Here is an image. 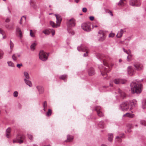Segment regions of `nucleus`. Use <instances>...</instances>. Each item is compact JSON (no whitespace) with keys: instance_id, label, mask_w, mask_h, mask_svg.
<instances>
[{"instance_id":"52","label":"nucleus","mask_w":146,"mask_h":146,"mask_svg":"<svg viewBox=\"0 0 146 146\" xmlns=\"http://www.w3.org/2000/svg\"><path fill=\"white\" fill-rule=\"evenodd\" d=\"M10 21V19L8 17L7 18L5 21L6 22H7V23H8Z\"/></svg>"},{"instance_id":"56","label":"nucleus","mask_w":146,"mask_h":146,"mask_svg":"<svg viewBox=\"0 0 146 146\" xmlns=\"http://www.w3.org/2000/svg\"><path fill=\"white\" fill-rule=\"evenodd\" d=\"M94 17L93 16H90L89 17L91 21H93L94 19Z\"/></svg>"},{"instance_id":"3","label":"nucleus","mask_w":146,"mask_h":146,"mask_svg":"<svg viewBox=\"0 0 146 146\" xmlns=\"http://www.w3.org/2000/svg\"><path fill=\"white\" fill-rule=\"evenodd\" d=\"M129 108V103L128 102H126L122 103L120 105L119 109L123 111H126Z\"/></svg>"},{"instance_id":"25","label":"nucleus","mask_w":146,"mask_h":146,"mask_svg":"<svg viewBox=\"0 0 146 146\" xmlns=\"http://www.w3.org/2000/svg\"><path fill=\"white\" fill-rule=\"evenodd\" d=\"M73 139V137L72 136L70 135H68L67 136V140H66V142H70L72 141Z\"/></svg>"},{"instance_id":"41","label":"nucleus","mask_w":146,"mask_h":146,"mask_svg":"<svg viewBox=\"0 0 146 146\" xmlns=\"http://www.w3.org/2000/svg\"><path fill=\"white\" fill-rule=\"evenodd\" d=\"M68 33L71 35H74V33L72 30L68 29Z\"/></svg>"},{"instance_id":"57","label":"nucleus","mask_w":146,"mask_h":146,"mask_svg":"<svg viewBox=\"0 0 146 146\" xmlns=\"http://www.w3.org/2000/svg\"><path fill=\"white\" fill-rule=\"evenodd\" d=\"M19 36L21 38L23 36L22 32L21 31V32H19Z\"/></svg>"},{"instance_id":"38","label":"nucleus","mask_w":146,"mask_h":146,"mask_svg":"<svg viewBox=\"0 0 146 146\" xmlns=\"http://www.w3.org/2000/svg\"><path fill=\"white\" fill-rule=\"evenodd\" d=\"M127 114H128L127 117H133L134 116V114L130 113H127Z\"/></svg>"},{"instance_id":"23","label":"nucleus","mask_w":146,"mask_h":146,"mask_svg":"<svg viewBox=\"0 0 146 146\" xmlns=\"http://www.w3.org/2000/svg\"><path fill=\"white\" fill-rule=\"evenodd\" d=\"M136 101L135 100H133L130 102V103L131 104V107L130 109L131 110L132 108H133V107L135 106L136 104Z\"/></svg>"},{"instance_id":"28","label":"nucleus","mask_w":146,"mask_h":146,"mask_svg":"<svg viewBox=\"0 0 146 146\" xmlns=\"http://www.w3.org/2000/svg\"><path fill=\"white\" fill-rule=\"evenodd\" d=\"M67 75H61L60 77V79L63 80L65 82L66 81V79L67 78Z\"/></svg>"},{"instance_id":"43","label":"nucleus","mask_w":146,"mask_h":146,"mask_svg":"<svg viewBox=\"0 0 146 146\" xmlns=\"http://www.w3.org/2000/svg\"><path fill=\"white\" fill-rule=\"evenodd\" d=\"M3 55V51L1 50H0V59L2 58Z\"/></svg>"},{"instance_id":"10","label":"nucleus","mask_w":146,"mask_h":146,"mask_svg":"<svg viewBox=\"0 0 146 146\" xmlns=\"http://www.w3.org/2000/svg\"><path fill=\"white\" fill-rule=\"evenodd\" d=\"M67 23V25L69 27L74 26L75 24V20L74 19L72 18L70 20H68Z\"/></svg>"},{"instance_id":"55","label":"nucleus","mask_w":146,"mask_h":146,"mask_svg":"<svg viewBox=\"0 0 146 146\" xmlns=\"http://www.w3.org/2000/svg\"><path fill=\"white\" fill-rule=\"evenodd\" d=\"M30 35L32 37H34L35 36L32 33L30 32Z\"/></svg>"},{"instance_id":"46","label":"nucleus","mask_w":146,"mask_h":146,"mask_svg":"<svg viewBox=\"0 0 146 146\" xmlns=\"http://www.w3.org/2000/svg\"><path fill=\"white\" fill-rule=\"evenodd\" d=\"M10 45L11 48H12L13 47L14 44L11 41V40L10 41Z\"/></svg>"},{"instance_id":"48","label":"nucleus","mask_w":146,"mask_h":146,"mask_svg":"<svg viewBox=\"0 0 146 146\" xmlns=\"http://www.w3.org/2000/svg\"><path fill=\"white\" fill-rule=\"evenodd\" d=\"M50 31L52 32V36H54L55 34V31L53 30L50 29Z\"/></svg>"},{"instance_id":"12","label":"nucleus","mask_w":146,"mask_h":146,"mask_svg":"<svg viewBox=\"0 0 146 146\" xmlns=\"http://www.w3.org/2000/svg\"><path fill=\"white\" fill-rule=\"evenodd\" d=\"M101 108L99 106H96L95 108V110L96 111L98 115L100 117H102L103 116V114L101 111Z\"/></svg>"},{"instance_id":"49","label":"nucleus","mask_w":146,"mask_h":146,"mask_svg":"<svg viewBox=\"0 0 146 146\" xmlns=\"http://www.w3.org/2000/svg\"><path fill=\"white\" fill-rule=\"evenodd\" d=\"M4 32L1 28H0V33L2 34L3 36L4 35Z\"/></svg>"},{"instance_id":"20","label":"nucleus","mask_w":146,"mask_h":146,"mask_svg":"<svg viewBox=\"0 0 146 146\" xmlns=\"http://www.w3.org/2000/svg\"><path fill=\"white\" fill-rule=\"evenodd\" d=\"M142 107L143 109L146 108V99L144 98L142 101Z\"/></svg>"},{"instance_id":"63","label":"nucleus","mask_w":146,"mask_h":146,"mask_svg":"<svg viewBox=\"0 0 146 146\" xmlns=\"http://www.w3.org/2000/svg\"><path fill=\"white\" fill-rule=\"evenodd\" d=\"M22 18H21V19H20V23L21 24L22 23Z\"/></svg>"},{"instance_id":"15","label":"nucleus","mask_w":146,"mask_h":146,"mask_svg":"<svg viewBox=\"0 0 146 146\" xmlns=\"http://www.w3.org/2000/svg\"><path fill=\"white\" fill-rule=\"evenodd\" d=\"M88 74L89 76H92L95 74V72L94 68H90L88 71Z\"/></svg>"},{"instance_id":"44","label":"nucleus","mask_w":146,"mask_h":146,"mask_svg":"<svg viewBox=\"0 0 146 146\" xmlns=\"http://www.w3.org/2000/svg\"><path fill=\"white\" fill-rule=\"evenodd\" d=\"M125 0H120L118 3V5H122L123 3V1Z\"/></svg>"},{"instance_id":"34","label":"nucleus","mask_w":146,"mask_h":146,"mask_svg":"<svg viewBox=\"0 0 146 146\" xmlns=\"http://www.w3.org/2000/svg\"><path fill=\"white\" fill-rule=\"evenodd\" d=\"M7 64L9 66L12 67H14L15 65L11 61H8L7 62Z\"/></svg>"},{"instance_id":"60","label":"nucleus","mask_w":146,"mask_h":146,"mask_svg":"<svg viewBox=\"0 0 146 146\" xmlns=\"http://www.w3.org/2000/svg\"><path fill=\"white\" fill-rule=\"evenodd\" d=\"M79 1V0H74V1L75 2L78 3Z\"/></svg>"},{"instance_id":"30","label":"nucleus","mask_w":146,"mask_h":146,"mask_svg":"<svg viewBox=\"0 0 146 146\" xmlns=\"http://www.w3.org/2000/svg\"><path fill=\"white\" fill-rule=\"evenodd\" d=\"M108 140L110 141H111L113 139V135L112 134H109L108 135Z\"/></svg>"},{"instance_id":"17","label":"nucleus","mask_w":146,"mask_h":146,"mask_svg":"<svg viewBox=\"0 0 146 146\" xmlns=\"http://www.w3.org/2000/svg\"><path fill=\"white\" fill-rule=\"evenodd\" d=\"M124 32V31L122 29H121L120 30L118 31L116 36L117 38H120L122 36Z\"/></svg>"},{"instance_id":"54","label":"nucleus","mask_w":146,"mask_h":146,"mask_svg":"<svg viewBox=\"0 0 146 146\" xmlns=\"http://www.w3.org/2000/svg\"><path fill=\"white\" fill-rule=\"evenodd\" d=\"M18 33L21 32V30L20 28L18 27L16 29Z\"/></svg>"},{"instance_id":"61","label":"nucleus","mask_w":146,"mask_h":146,"mask_svg":"<svg viewBox=\"0 0 146 146\" xmlns=\"http://www.w3.org/2000/svg\"><path fill=\"white\" fill-rule=\"evenodd\" d=\"M127 115L128 114H127V113H125V114H124L123 115V117H125V116H127Z\"/></svg>"},{"instance_id":"42","label":"nucleus","mask_w":146,"mask_h":146,"mask_svg":"<svg viewBox=\"0 0 146 146\" xmlns=\"http://www.w3.org/2000/svg\"><path fill=\"white\" fill-rule=\"evenodd\" d=\"M123 135L122 136H118L116 137V139H118V141H121V138L123 137Z\"/></svg>"},{"instance_id":"21","label":"nucleus","mask_w":146,"mask_h":146,"mask_svg":"<svg viewBox=\"0 0 146 146\" xmlns=\"http://www.w3.org/2000/svg\"><path fill=\"white\" fill-rule=\"evenodd\" d=\"M30 3L31 5L33 8L35 9H37V6L33 0H30Z\"/></svg>"},{"instance_id":"8","label":"nucleus","mask_w":146,"mask_h":146,"mask_svg":"<svg viewBox=\"0 0 146 146\" xmlns=\"http://www.w3.org/2000/svg\"><path fill=\"white\" fill-rule=\"evenodd\" d=\"M129 4L132 6H139L140 5L139 0H130Z\"/></svg>"},{"instance_id":"36","label":"nucleus","mask_w":146,"mask_h":146,"mask_svg":"<svg viewBox=\"0 0 146 146\" xmlns=\"http://www.w3.org/2000/svg\"><path fill=\"white\" fill-rule=\"evenodd\" d=\"M12 58L13 61H15L17 60V57L16 54H13L12 56Z\"/></svg>"},{"instance_id":"32","label":"nucleus","mask_w":146,"mask_h":146,"mask_svg":"<svg viewBox=\"0 0 146 146\" xmlns=\"http://www.w3.org/2000/svg\"><path fill=\"white\" fill-rule=\"evenodd\" d=\"M42 33H44L45 35H48L50 34V31L49 30H46L42 31Z\"/></svg>"},{"instance_id":"64","label":"nucleus","mask_w":146,"mask_h":146,"mask_svg":"<svg viewBox=\"0 0 146 146\" xmlns=\"http://www.w3.org/2000/svg\"><path fill=\"white\" fill-rule=\"evenodd\" d=\"M128 56H129V57L130 58H131L132 56V55L131 54H128Z\"/></svg>"},{"instance_id":"14","label":"nucleus","mask_w":146,"mask_h":146,"mask_svg":"<svg viewBox=\"0 0 146 146\" xmlns=\"http://www.w3.org/2000/svg\"><path fill=\"white\" fill-rule=\"evenodd\" d=\"M128 73L130 75H133L134 72V70L131 66H129L127 68Z\"/></svg>"},{"instance_id":"31","label":"nucleus","mask_w":146,"mask_h":146,"mask_svg":"<svg viewBox=\"0 0 146 146\" xmlns=\"http://www.w3.org/2000/svg\"><path fill=\"white\" fill-rule=\"evenodd\" d=\"M47 102L46 101H45L43 103V107L44 108H43V110L44 111H46V108L47 107Z\"/></svg>"},{"instance_id":"27","label":"nucleus","mask_w":146,"mask_h":146,"mask_svg":"<svg viewBox=\"0 0 146 146\" xmlns=\"http://www.w3.org/2000/svg\"><path fill=\"white\" fill-rule=\"evenodd\" d=\"M105 35L100 36V37L99 38L98 40L100 41H103L105 38Z\"/></svg>"},{"instance_id":"29","label":"nucleus","mask_w":146,"mask_h":146,"mask_svg":"<svg viewBox=\"0 0 146 146\" xmlns=\"http://www.w3.org/2000/svg\"><path fill=\"white\" fill-rule=\"evenodd\" d=\"M52 111L51 109H49L48 111L46 113V116L49 117L52 114Z\"/></svg>"},{"instance_id":"19","label":"nucleus","mask_w":146,"mask_h":146,"mask_svg":"<svg viewBox=\"0 0 146 146\" xmlns=\"http://www.w3.org/2000/svg\"><path fill=\"white\" fill-rule=\"evenodd\" d=\"M11 132V129L10 128H8L6 130V137L9 138L10 137V133Z\"/></svg>"},{"instance_id":"45","label":"nucleus","mask_w":146,"mask_h":146,"mask_svg":"<svg viewBox=\"0 0 146 146\" xmlns=\"http://www.w3.org/2000/svg\"><path fill=\"white\" fill-rule=\"evenodd\" d=\"M28 137L29 139L31 140H33V136L30 134H28Z\"/></svg>"},{"instance_id":"16","label":"nucleus","mask_w":146,"mask_h":146,"mask_svg":"<svg viewBox=\"0 0 146 146\" xmlns=\"http://www.w3.org/2000/svg\"><path fill=\"white\" fill-rule=\"evenodd\" d=\"M118 93L120 95L121 97L123 99H124L126 97V95L125 93L119 89H118Z\"/></svg>"},{"instance_id":"13","label":"nucleus","mask_w":146,"mask_h":146,"mask_svg":"<svg viewBox=\"0 0 146 146\" xmlns=\"http://www.w3.org/2000/svg\"><path fill=\"white\" fill-rule=\"evenodd\" d=\"M56 19V27H58L60 26L62 19L61 17L59 15L55 14V15Z\"/></svg>"},{"instance_id":"7","label":"nucleus","mask_w":146,"mask_h":146,"mask_svg":"<svg viewBox=\"0 0 146 146\" xmlns=\"http://www.w3.org/2000/svg\"><path fill=\"white\" fill-rule=\"evenodd\" d=\"M82 27L84 30L89 32L91 30L90 26L89 24L84 23L82 25Z\"/></svg>"},{"instance_id":"40","label":"nucleus","mask_w":146,"mask_h":146,"mask_svg":"<svg viewBox=\"0 0 146 146\" xmlns=\"http://www.w3.org/2000/svg\"><path fill=\"white\" fill-rule=\"evenodd\" d=\"M115 33H113L112 32H111L109 34V37L113 38L115 36Z\"/></svg>"},{"instance_id":"59","label":"nucleus","mask_w":146,"mask_h":146,"mask_svg":"<svg viewBox=\"0 0 146 146\" xmlns=\"http://www.w3.org/2000/svg\"><path fill=\"white\" fill-rule=\"evenodd\" d=\"M129 58H130L129 57V56H128L127 57V60L129 62L130 61V59Z\"/></svg>"},{"instance_id":"33","label":"nucleus","mask_w":146,"mask_h":146,"mask_svg":"<svg viewBox=\"0 0 146 146\" xmlns=\"http://www.w3.org/2000/svg\"><path fill=\"white\" fill-rule=\"evenodd\" d=\"M24 74L25 77V79H29V76L28 73L26 72H24Z\"/></svg>"},{"instance_id":"39","label":"nucleus","mask_w":146,"mask_h":146,"mask_svg":"<svg viewBox=\"0 0 146 146\" xmlns=\"http://www.w3.org/2000/svg\"><path fill=\"white\" fill-rule=\"evenodd\" d=\"M13 94L14 97H17L18 96V93L17 91H15L14 92Z\"/></svg>"},{"instance_id":"51","label":"nucleus","mask_w":146,"mask_h":146,"mask_svg":"<svg viewBox=\"0 0 146 146\" xmlns=\"http://www.w3.org/2000/svg\"><path fill=\"white\" fill-rule=\"evenodd\" d=\"M82 11L84 13H86L87 11V8L86 7H84L82 9Z\"/></svg>"},{"instance_id":"11","label":"nucleus","mask_w":146,"mask_h":146,"mask_svg":"<svg viewBox=\"0 0 146 146\" xmlns=\"http://www.w3.org/2000/svg\"><path fill=\"white\" fill-rule=\"evenodd\" d=\"M134 66L137 70H141L143 68L142 65L139 62L135 63Z\"/></svg>"},{"instance_id":"24","label":"nucleus","mask_w":146,"mask_h":146,"mask_svg":"<svg viewBox=\"0 0 146 146\" xmlns=\"http://www.w3.org/2000/svg\"><path fill=\"white\" fill-rule=\"evenodd\" d=\"M37 44L36 42L33 43L31 45L30 48L31 50L33 51L35 49V47L37 45Z\"/></svg>"},{"instance_id":"53","label":"nucleus","mask_w":146,"mask_h":146,"mask_svg":"<svg viewBox=\"0 0 146 146\" xmlns=\"http://www.w3.org/2000/svg\"><path fill=\"white\" fill-rule=\"evenodd\" d=\"M123 51L125 52L127 54H129V53L128 52L127 50H125L124 48H123Z\"/></svg>"},{"instance_id":"35","label":"nucleus","mask_w":146,"mask_h":146,"mask_svg":"<svg viewBox=\"0 0 146 146\" xmlns=\"http://www.w3.org/2000/svg\"><path fill=\"white\" fill-rule=\"evenodd\" d=\"M140 123L144 126H146V121L144 120H141L140 121Z\"/></svg>"},{"instance_id":"9","label":"nucleus","mask_w":146,"mask_h":146,"mask_svg":"<svg viewBox=\"0 0 146 146\" xmlns=\"http://www.w3.org/2000/svg\"><path fill=\"white\" fill-rule=\"evenodd\" d=\"M114 82L116 84H124L126 83V81L125 80L121 79H116L114 80Z\"/></svg>"},{"instance_id":"62","label":"nucleus","mask_w":146,"mask_h":146,"mask_svg":"<svg viewBox=\"0 0 146 146\" xmlns=\"http://www.w3.org/2000/svg\"><path fill=\"white\" fill-rule=\"evenodd\" d=\"M108 87V86H103L102 88H106Z\"/></svg>"},{"instance_id":"4","label":"nucleus","mask_w":146,"mask_h":146,"mask_svg":"<svg viewBox=\"0 0 146 146\" xmlns=\"http://www.w3.org/2000/svg\"><path fill=\"white\" fill-rule=\"evenodd\" d=\"M25 137L23 135H18L15 139H13V143H18L19 144H21L23 143V140L25 139Z\"/></svg>"},{"instance_id":"1","label":"nucleus","mask_w":146,"mask_h":146,"mask_svg":"<svg viewBox=\"0 0 146 146\" xmlns=\"http://www.w3.org/2000/svg\"><path fill=\"white\" fill-rule=\"evenodd\" d=\"M131 91L133 94H139L141 92L142 84L141 81L137 80L133 81L131 83Z\"/></svg>"},{"instance_id":"5","label":"nucleus","mask_w":146,"mask_h":146,"mask_svg":"<svg viewBox=\"0 0 146 146\" xmlns=\"http://www.w3.org/2000/svg\"><path fill=\"white\" fill-rule=\"evenodd\" d=\"M48 55H46L45 53L42 50L40 51L39 56V58L42 61H46L48 58Z\"/></svg>"},{"instance_id":"58","label":"nucleus","mask_w":146,"mask_h":146,"mask_svg":"<svg viewBox=\"0 0 146 146\" xmlns=\"http://www.w3.org/2000/svg\"><path fill=\"white\" fill-rule=\"evenodd\" d=\"M108 11H109L108 12V13H109L110 15H111V16H113V14L112 13V12L109 10H108Z\"/></svg>"},{"instance_id":"50","label":"nucleus","mask_w":146,"mask_h":146,"mask_svg":"<svg viewBox=\"0 0 146 146\" xmlns=\"http://www.w3.org/2000/svg\"><path fill=\"white\" fill-rule=\"evenodd\" d=\"M23 66L22 64H18L17 65V67L18 68H20L21 66Z\"/></svg>"},{"instance_id":"22","label":"nucleus","mask_w":146,"mask_h":146,"mask_svg":"<svg viewBox=\"0 0 146 146\" xmlns=\"http://www.w3.org/2000/svg\"><path fill=\"white\" fill-rule=\"evenodd\" d=\"M24 81L25 83L29 86H32V84L31 81L26 79H24Z\"/></svg>"},{"instance_id":"2","label":"nucleus","mask_w":146,"mask_h":146,"mask_svg":"<svg viewBox=\"0 0 146 146\" xmlns=\"http://www.w3.org/2000/svg\"><path fill=\"white\" fill-rule=\"evenodd\" d=\"M106 61L105 59H103V64H101L98 67L101 72V74L102 76H104L106 74L107 72H109L110 70H107V69L108 68V64L105 62Z\"/></svg>"},{"instance_id":"26","label":"nucleus","mask_w":146,"mask_h":146,"mask_svg":"<svg viewBox=\"0 0 146 146\" xmlns=\"http://www.w3.org/2000/svg\"><path fill=\"white\" fill-rule=\"evenodd\" d=\"M104 123L102 121H100L98 123V125L99 127L101 128H103L104 127Z\"/></svg>"},{"instance_id":"18","label":"nucleus","mask_w":146,"mask_h":146,"mask_svg":"<svg viewBox=\"0 0 146 146\" xmlns=\"http://www.w3.org/2000/svg\"><path fill=\"white\" fill-rule=\"evenodd\" d=\"M36 88L38 90L40 94H42L44 92V88L42 86H38L36 87Z\"/></svg>"},{"instance_id":"47","label":"nucleus","mask_w":146,"mask_h":146,"mask_svg":"<svg viewBox=\"0 0 146 146\" xmlns=\"http://www.w3.org/2000/svg\"><path fill=\"white\" fill-rule=\"evenodd\" d=\"M98 33L99 34L101 35H105L104 32L103 31L101 30L99 31Z\"/></svg>"},{"instance_id":"6","label":"nucleus","mask_w":146,"mask_h":146,"mask_svg":"<svg viewBox=\"0 0 146 146\" xmlns=\"http://www.w3.org/2000/svg\"><path fill=\"white\" fill-rule=\"evenodd\" d=\"M77 50L79 51L86 52V53L84 54V57L86 56H88V48L86 46H82L81 48L80 46L77 47Z\"/></svg>"},{"instance_id":"37","label":"nucleus","mask_w":146,"mask_h":146,"mask_svg":"<svg viewBox=\"0 0 146 146\" xmlns=\"http://www.w3.org/2000/svg\"><path fill=\"white\" fill-rule=\"evenodd\" d=\"M50 25H51L52 27H56V25H55L54 23L52 21H50Z\"/></svg>"}]
</instances>
